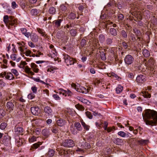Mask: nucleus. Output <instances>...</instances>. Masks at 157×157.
I'll use <instances>...</instances> for the list:
<instances>
[{
    "label": "nucleus",
    "instance_id": "56",
    "mask_svg": "<svg viewBox=\"0 0 157 157\" xmlns=\"http://www.w3.org/2000/svg\"><path fill=\"white\" fill-rule=\"evenodd\" d=\"M52 132L56 134L58 132L59 130L58 128H56V127H54L52 130Z\"/></svg>",
    "mask_w": 157,
    "mask_h": 157
},
{
    "label": "nucleus",
    "instance_id": "51",
    "mask_svg": "<svg viewBox=\"0 0 157 157\" xmlns=\"http://www.w3.org/2000/svg\"><path fill=\"white\" fill-rule=\"evenodd\" d=\"M36 140V138L34 136H33L29 138V141L30 142H33Z\"/></svg>",
    "mask_w": 157,
    "mask_h": 157
},
{
    "label": "nucleus",
    "instance_id": "10",
    "mask_svg": "<svg viewBox=\"0 0 157 157\" xmlns=\"http://www.w3.org/2000/svg\"><path fill=\"white\" fill-rule=\"evenodd\" d=\"M31 110L32 113L35 115H38L40 112L39 109L37 107H31Z\"/></svg>",
    "mask_w": 157,
    "mask_h": 157
},
{
    "label": "nucleus",
    "instance_id": "33",
    "mask_svg": "<svg viewBox=\"0 0 157 157\" xmlns=\"http://www.w3.org/2000/svg\"><path fill=\"white\" fill-rule=\"evenodd\" d=\"M42 133L44 136L46 137H48L49 135L48 131L46 129H43L42 131Z\"/></svg>",
    "mask_w": 157,
    "mask_h": 157
},
{
    "label": "nucleus",
    "instance_id": "43",
    "mask_svg": "<svg viewBox=\"0 0 157 157\" xmlns=\"http://www.w3.org/2000/svg\"><path fill=\"white\" fill-rule=\"evenodd\" d=\"M149 142V140H141L138 141V142L140 144H146Z\"/></svg>",
    "mask_w": 157,
    "mask_h": 157
},
{
    "label": "nucleus",
    "instance_id": "2",
    "mask_svg": "<svg viewBox=\"0 0 157 157\" xmlns=\"http://www.w3.org/2000/svg\"><path fill=\"white\" fill-rule=\"evenodd\" d=\"M31 68L26 66L25 67L24 70L27 74L32 76L35 75L34 73H37L39 72V69L38 66L33 63H31L30 64Z\"/></svg>",
    "mask_w": 157,
    "mask_h": 157
},
{
    "label": "nucleus",
    "instance_id": "29",
    "mask_svg": "<svg viewBox=\"0 0 157 157\" xmlns=\"http://www.w3.org/2000/svg\"><path fill=\"white\" fill-rule=\"evenodd\" d=\"M56 12V9L53 7H51L50 8L49 10V13L51 14H54Z\"/></svg>",
    "mask_w": 157,
    "mask_h": 157
},
{
    "label": "nucleus",
    "instance_id": "54",
    "mask_svg": "<svg viewBox=\"0 0 157 157\" xmlns=\"http://www.w3.org/2000/svg\"><path fill=\"white\" fill-rule=\"evenodd\" d=\"M59 93L61 94H62L63 95L65 96V90H64L63 89L60 88L59 89Z\"/></svg>",
    "mask_w": 157,
    "mask_h": 157
},
{
    "label": "nucleus",
    "instance_id": "15",
    "mask_svg": "<svg viewBox=\"0 0 157 157\" xmlns=\"http://www.w3.org/2000/svg\"><path fill=\"white\" fill-rule=\"evenodd\" d=\"M23 132V129L21 127H17L15 128V132L17 135L22 134Z\"/></svg>",
    "mask_w": 157,
    "mask_h": 157
},
{
    "label": "nucleus",
    "instance_id": "50",
    "mask_svg": "<svg viewBox=\"0 0 157 157\" xmlns=\"http://www.w3.org/2000/svg\"><path fill=\"white\" fill-rule=\"evenodd\" d=\"M56 69V68H54L53 67H51L50 68H48L47 69V71L48 72H51L53 73L54 72V71Z\"/></svg>",
    "mask_w": 157,
    "mask_h": 157
},
{
    "label": "nucleus",
    "instance_id": "37",
    "mask_svg": "<svg viewBox=\"0 0 157 157\" xmlns=\"http://www.w3.org/2000/svg\"><path fill=\"white\" fill-rule=\"evenodd\" d=\"M57 124L58 126H62L64 124L63 120H58L57 121Z\"/></svg>",
    "mask_w": 157,
    "mask_h": 157
},
{
    "label": "nucleus",
    "instance_id": "55",
    "mask_svg": "<svg viewBox=\"0 0 157 157\" xmlns=\"http://www.w3.org/2000/svg\"><path fill=\"white\" fill-rule=\"evenodd\" d=\"M5 112L3 109L0 110V118H2L5 115Z\"/></svg>",
    "mask_w": 157,
    "mask_h": 157
},
{
    "label": "nucleus",
    "instance_id": "21",
    "mask_svg": "<svg viewBox=\"0 0 157 157\" xmlns=\"http://www.w3.org/2000/svg\"><path fill=\"white\" fill-rule=\"evenodd\" d=\"M55 154V151L53 149H49L46 155L50 157L53 156Z\"/></svg>",
    "mask_w": 157,
    "mask_h": 157
},
{
    "label": "nucleus",
    "instance_id": "6",
    "mask_svg": "<svg viewBox=\"0 0 157 157\" xmlns=\"http://www.w3.org/2000/svg\"><path fill=\"white\" fill-rule=\"evenodd\" d=\"M76 90L79 92L83 94H86L89 92L90 89L87 87L86 88L82 86H79L78 87Z\"/></svg>",
    "mask_w": 157,
    "mask_h": 157
},
{
    "label": "nucleus",
    "instance_id": "58",
    "mask_svg": "<svg viewBox=\"0 0 157 157\" xmlns=\"http://www.w3.org/2000/svg\"><path fill=\"white\" fill-rule=\"evenodd\" d=\"M118 20L122 21L123 19L124 16L122 14H118Z\"/></svg>",
    "mask_w": 157,
    "mask_h": 157
},
{
    "label": "nucleus",
    "instance_id": "62",
    "mask_svg": "<svg viewBox=\"0 0 157 157\" xmlns=\"http://www.w3.org/2000/svg\"><path fill=\"white\" fill-rule=\"evenodd\" d=\"M104 126H103V128L104 129V130H107V126L108 125V123L106 121H105L104 123Z\"/></svg>",
    "mask_w": 157,
    "mask_h": 157
},
{
    "label": "nucleus",
    "instance_id": "61",
    "mask_svg": "<svg viewBox=\"0 0 157 157\" xmlns=\"http://www.w3.org/2000/svg\"><path fill=\"white\" fill-rule=\"evenodd\" d=\"M54 98L56 100H59L60 99V98L59 97V95L57 94H54L53 96Z\"/></svg>",
    "mask_w": 157,
    "mask_h": 157
},
{
    "label": "nucleus",
    "instance_id": "60",
    "mask_svg": "<svg viewBox=\"0 0 157 157\" xmlns=\"http://www.w3.org/2000/svg\"><path fill=\"white\" fill-rule=\"evenodd\" d=\"M84 145L85 146H84V147H85V149H88L90 147V144L88 143H85Z\"/></svg>",
    "mask_w": 157,
    "mask_h": 157
},
{
    "label": "nucleus",
    "instance_id": "4",
    "mask_svg": "<svg viewBox=\"0 0 157 157\" xmlns=\"http://www.w3.org/2000/svg\"><path fill=\"white\" fill-rule=\"evenodd\" d=\"M75 144L73 140L71 139L65 140L62 142L61 145L67 147H72Z\"/></svg>",
    "mask_w": 157,
    "mask_h": 157
},
{
    "label": "nucleus",
    "instance_id": "32",
    "mask_svg": "<svg viewBox=\"0 0 157 157\" xmlns=\"http://www.w3.org/2000/svg\"><path fill=\"white\" fill-rule=\"evenodd\" d=\"M77 30L75 29H71L70 31V33L71 35L73 36H75L77 34Z\"/></svg>",
    "mask_w": 157,
    "mask_h": 157
},
{
    "label": "nucleus",
    "instance_id": "5",
    "mask_svg": "<svg viewBox=\"0 0 157 157\" xmlns=\"http://www.w3.org/2000/svg\"><path fill=\"white\" fill-rule=\"evenodd\" d=\"M134 59V58L132 56L128 55L125 57L124 62L126 64L129 65L132 63Z\"/></svg>",
    "mask_w": 157,
    "mask_h": 157
},
{
    "label": "nucleus",
    "instance_id": "52",
    "mask_svg": "<svg viewBox=\"0 0 157 157\" xmlns=\"http://www.w3.org/2000/svg\"><path fill=\"white\" fill-rule=\"evenodd\" d=\"M27 38H29V37L31 36V33L28 32L27 31H26L25 33L23 34Z\"/></svg>",
    "mask_w": 157,
    "mask_h": 157
},
{
    "label": "nucleus",
    "instance_id": "3",
    "mask_svg": "<svg viewBox=\"0 0 157 157\" xmlns=\"http://www.w3.org/2000/svg\"><path fill=\"white\" fill-rule=\"evenodd\" d=\"M63 59L65 62L66 63L67 66L73 65L75 63L76 60L70 57L67 54H63Z\"/></svg>",
    "mask_w": 157,
    "mask_h": 157
},
{
    "label": "nucleus",
    "instance_id": "46",
    "mask_svg": "<svg viewBox=\"0 0 157 157\" xmlns=\"http://www.w3.org/2000/svg\"><path fill=\"white\" fill-rule=\"evenodd\" d=\"M69 17L70 19H74L76 17L75 14L74 13H71L69 15Z\"/></svg>",
    "mask_w": 157,
    "mask_h": 157
},
{
    "label": "nucleus",
    "instance_id": "57",
    "mask_svg": "<svg viewBox=\"0 0 157 157\" xmlns=\"http://www.w3.org/2000/svg\"><path fill=\"white\" fill-rule=\"evenodd\" d=\"M11 72L14 74L16 76H17L18 75V73L15 69H12L11 70Z\"/></svg>",
    "mask_w": 157,
    "mask_h": 157
},
{
    "label": "nucleus",
    "instance_id": "16",
    "mask_svg": "<svg viewBox=\"0 0 157 157\" xmlns=\"http://www.w3.org/2000/svg\"><path fill=\"white\" fill-rule=\"evenodd\" d=\"M12 16H10L9 17L8 15H5L3 17V21L7 25L10 21H11Z\"/></svg>",
    "mask_w": 157,
    "mask_h": 157
},
{
    "label": "nucleus",
    "instance_id": "1",
    "mask_svg": "<svg viewBox=\"0 0 157 157\" xmlns=\"http://www.w3.org/2000/svg\"><path fill=\"white\" fill-rule=\"evenodd\" d=\"M145 118L150 119H152L153 121H149L145 119L144 121L147 125L152 126L155 125L157 124V112L153 110H148L143 116Z\"/></svg>",
    "mask_w": 157,
    "mask_h": 157
},
{
    "label": "nucleus",
    "instance_id": "7",
    "mask_svg": "<svg viewBox=\"0 0 157 157\" xmlns=\"http://www.w3.org/2000/svg\"><path fill=\"white\" fill-rule=\"evenodd\" d=\"M136 82L139 83H143L145 81L144 76L142 75L137 76L136 78Z\"/></svg>",
    "mask_w": 157,
    "mask_h": 157
},
{
    "label": "nucleus",
    "instance_id": "17",
    "mask_svg": "<svg viewBox=\"0 0 157 157\" xmlns=\"http://www.w3.org/2000/svg\"><path fill=\"white\" fill-rule=\"evenodd\" d=\"M113 142L118 145H121L123 143V140L121 139L116 138L114 140Z\"/></svg>",
    "mask_w": 157,
    "mask_h": 157
},
{
    "label": "nucleus",
    "instance_id": "34",
    "mask_svg": "<svg viewBox=\"0 0 157 157\" xmlns=\"http://www.w3.org/2000/svg\"><path fill=\"white\" fill-rule=\"evenodd\" d=\"M113 39L108 38L106 40V43L107 45H110L113 42Z\"/></svg>",
    "mask_w": 157,
    "mask_h": 157
},
{
    "label": "nucleus",
    "instance_id": "19",
    "mask_svg": "<svg viewBox=\"0 0 157 157\" xmlns=\"http://www.w3.org/2000/svg\"><path fill=\"white\" fill-rule=\"evenodd\" d=\"M74 125L75 127L78 131H80L82 130V128L80 123L77 122H75Z\"/></svg>",
    "mask_w": 157,
    "mask_h": 157
},
{
    "label": "nucleus",
    "instance_id": "48",
    "mask_svg": "<svg viewBox=\"0 0 157 157\" xmlns=\"http://www.w3.org/2000/svg\"><path fill=\"white\" fill-rule=\"evenodd\" d=\"M11 7L13 9H15L18 7V5L15 2L13 1L12 2Z\"/></svg>",
    "mask_w": 157,
    "mask_h": 157
},
{
    "label": "nucleus",
    "instance_id": "11",
    "mask_svg": "<svg viewBox=\"0 0 157 157\" xmlns=\"http://www.w3.org/2000/svg\"><path fill=\"white\" fill-rule=\"evenodd\" d=\"M6 106L8 110L10 112L13 111L14 108L13 102L11 101H9L7 103Z\"/></svg>",
    "mask_w": 157,
    "mask_h": 157
},
{
    "label": "nucleus",
    "instance_id": "28",
    "mask_svg": "<svg viewBox=\"0 0 157 157\" xmlns=\"http://www.w3.org/2000/svg\"><path fill=\"white\" fill-rule=\"evenodd\" d=\"M123 87L119 85L116 88V91L117 94L120 93L122 90Z\"/></svg>",
    "mask_w": 157,
    "mask_h": 157
},
{
    "label": "nucleus",
    "instance_id": "64",
    "mask_svg": "<svg viewBox=\"0 0 157 157\" xmlns=\"http://www.w3.org/2000/svg\"><path fill=\"white\" fill-rule=\"evenodd\" d=\"M28 45L31 48H34L35 47L34 44L31 41H29L28 42Z\"/></svg>",
    "mask_w": 157,
    "mask_h": 157
},
{
    "label": "nucleus",
    "instance_id": "22",
    "mask_svg": "<svg viewBox=\"0 0 157 157\" xmlns=\"http://www.w3.org/2000/svg\"><path fill=\"white\" fill-rule=\"evenodd\" d=\"M56 150L59 152V153L60 155H64L65 153V150L64 149L62 148V147L57 148L56 149Z\"/></svg>",
    "mask_w": 157,
    "mask_h": 157
},
{
    "label": "nucleus",
    "instance_id": "63",
    "mask_svg": "<svg viewBox=\"0 0 157 157\" xmlns=\"http://www.w3.org/2000/svg\"><path fill=\"white\" fill-rule=\"evenodd\" d=\"M19 49L21 52V53L23 54H25V49H24L22 47H19Z\"/></svg>",
    "mask_w": 157,
    "mask_h": 157
},
{
    "label": "nucleus",
    "instance_id": "36",
    "mask_svg": "<svg viewBox=\"0 0 157 157\" xmlns=\"http://www.w3.org/2000/svg\"><path fill=\"white\" fill-rule=\"evenodd\" d=\"M7 125L6 123L5 122L2 123L0 125V128L2 130H4L6 127Z\"/></svg>",
    "mask_w": 157,
    "mask_h": 157
},
{
    "label": "nucleus",
    "instance_id": "41",
    "mask_svg": "<svg viewBox=\"0 0 157 157\" xmlns=\"http://www.w3.org/2000/svg\"><path fill=\"white\" fill-rule=\"evenodd\" d=\"M31 53L32 52L31 50L28 49H26V48L25 49V54L26 56H31V55H30Z\"/></svg>",
    "mask_w": 157,
    "mask_h": 157
},
{
    "label": "nucleus",
    "instance_id": "26",
    "mask_svg": "<svg viewBox=\"0 0 157 157\" xmlns=\"http://www.w3.org/2000/svg\"><path fill=\"white\" fill-rule=\"evenodd\" d=\"M110 33L113 36H116L117 33L116 29L114 28H111L110 29Z\"/></svg>",
    "mask_w": 157,
    "mask_h": 157
},
{
    "label": "nucleus",
    "instance_id": "12",
    "mask_svg": "<svg viewBox=\"0 0 157 157\" xmlns=\"http://www.w3.org/2000/svg\"><path fill=\"white\" fill-rule=\"evenodd\" d=\"M32 41L34 42H37L39 40V36L35 33H33L30 36Z\"/></svg>",
    "mask_w": 157,
    "mask_h": 157
},
{
    "label": "nucleus",
    "instance_id": "8",
    "mask_svg": "<svg viewBox=\"0 0 157 157\" xmlns=\"http://www.w3.org/2000/svg\"><path fill=\"white\" fill-rule=\"evenodd\" d=\"M17 22V19L14 17H12L11 21H10L6 26L9 29L10 28V26L14 25Z\"/></svg>",
    "mask_w": 157,
    "mask_h": 157
},
{
    "label": "nucleus",
    "instance_id": "30",
    "mask_svg": "<svg viewBox=\"0 0 157 157\" xmlns=\"http://www.w3.org/2000/svg\"><path fill=\"white\" fill-rule=\"evenodd\" d=\"M76 108L79 110L83 111L84 110V108L82 105L78 104L75 105Z\"/></svg>",
    "mask_w": 157,
    "mask_h": 157
},
{
    "label": "nucleus",
    "instance_id": "44",
    "mask_svg": "<svg viewBox=\"0 0 157 157\" xmlns=\"http://www.w3.org/2000/svg\"><path fill=\"white\" fill-rule=\"evenodd\" d=\"M112 78H113L115 80H119L120 79H121L120 77L117 75L116 74L113 73V74Z\"/></svg>",
    "mask_w": 157,
    "mask_h": 157
},
{
    "label": "nucleus",
    "instance_id": "14",
    "mask_svg": "<svg viewBox=\"0 0 157 157\" xmlns=\"http://www.w3.org/2000/svg\"><path fill=\"white\" fill-rule=\"evenodd\" d=\"M44 111L45 113L48 115H52V110L49 106H46L44 108Z\"/></svg>",
    "mask_w": 157,
    "mask_h": 157
},
{
    "label": "nucleus",
    "instance_id": "59",
    "mask_svg": "<svg viewBox=\"0 0 157 157\" xmlns=\"http://www.w3.org/2000/svg\"><path fill=\"white\" fill-rule=\"evenodd\" d=\"M130 40H131L133 41H134L136 40L135 36L133 34H131L130 36Z\"/></svg>",
    "mask_w": 157,
    "mask_h": 157
},
{
    "label": "nucleus",
    "instance_id": "45",
    "mask_svg": "<svg viewBox=\"0 0 157 157\" xmlns=\"http://www.w3.org/2000/svg\"><path fill=\"white\" fill-rule=\"evenodd\" d=\"M65 96H66L67 95L68 96H71L72 94V92L69 90H65Z\"/></svg>",
    "mask_w": 157,
    "mask_h": 157
},
{
    "label": "nucleus",
    "instance_id": "23",
    "mask_svg": "<svg viewBox=\"0 0 157 157\" xmlns=\"http://www.w3.org/2000/svg\"><path fill=\"white\" fill-rule=\"evenodd\" d=\"M62 21V20L60 19H58L57 20H55L53 21V23H54L55 24V26L57 27H59L60 25V24L61 22Z\"/></svg>",
    "mask_w": 157,
    "mask_h": 157
},
{
    "label": "nucleus",
    "instance_id": "40",
    "mask_svg": "<svg viewBox=\"0 0 157 157\" xmlns=\"http://www.w3.org/2000/svg\"><path fill=\"white\" fill-rule=\"evenodd\" d=\"M118 135L122 137H125L126 136V133L123 131H120L118 133Z\"/></svg>",
    "mask_w": 157,
    "mask_h": 157
},
{
    "label": "nucleus",
    "instance_id": "27",
    "mask_svg": "<svg viewBox=\"0 0 157 157\" xmlns=\"http://www.w3.org/2000/svg\"><path fill=\"white\" fill-rule=\"evenodd\" d=\"M142 95L145 98H150L151 97V94L147 92H142Z\"/></svg>",
    "mask_w": 157,
    "mask_h": 157
},
{
    "label": "nucleus",
    "instance_id": "39",
    "mask_svg": "<svg viewBox=\"0 0 157 157\" xmlns=\"http://www.w3.org/2000/svg\"><path fill=\"white\" fill-rule=\"evenodd\" d=\"M134 30V33H135L137 35L138 39H140V37H139V36H140V31L137 29Z\"/></svg>",
    "mask_w": 157,
    "mask_h": 157
},
{
    "label": "nucleus",
    "instance_id": "49",
    "mask_svg": "<svg viewBox=\"0 0 157 157\" xmlns=\"http://www.w3.org/2000/svg\"><path fill=\"white\" fill-rule=\"evenodd\" d=\"M86 116L90 119H92V115L91 113L87 111L86 112Z\"/></svg>",
    "mask_w": 157,
    "mask_h": 157
},
{
    "label": "nucleus",
    "instance_id": "35",
    "mask_svg": "<svg viewBox=\"0 0 157 157\" xmlns=\"http://www.w3.org/2000/svg\"><path fill=\"white\" fill-rule=\"evenodd\" d=\"M40 144H40V142H38V143H36L33 144L31 147V148H33L36 149L40 146Z\"/></svg>",
    "mask_w": 157,
    "mask_h": 157
},
{
    "label": "nucleus",
    "instance_id": "24",
    "mask_svg": "<svg viewBox=\"0 0 157 157\" xmlns=\"http://www.w3.org/2000/svg\"><path fill=\"white\" fill-rule=\"evenodd\" d=\"M143 55L145 57H148L150 55L149 52L146 49H144L143 52Z\"/></svg>",
    "mask_w": 157,
    "mask_h": 157
},
{
    "label": "nucleus",
    "instance_id": "13",
    "mask_svg": "<svg viewBox=\"0 0 157 157\" xmlns=\"http://www.w3.org/2000/svg\"><path fill=\"white\" fill-rule=\"evenodd\" d=\"M117 50V48H112L110 49V52L112 54L113 56V57H114L115 60L116 61H117L118 60L117 57V53L116 50Z\"/></svg>",
    "mask_w": 157,
    "mask_h": 157
},
{
    "label": "nucleus",
    "instance_id": "20",
    "mask_svg": "<svg viewBox=\"0 0 157 157\" xmlns=\"http://www.w3.org/2000/svg\"><path fill=\"white\" fill-rule=\"evenodd\" d=\"M81 123L84 129L87 131L89 130L90 127V126L86 124L83 120H82L81 121Z\"/></svg>",
    "mask_w": 157,
    "mask_h": 157
},
{
    "label": "nucleus",
    "instance_id": "31",
    "mask_svg": "<svg viewBox=\"0 0 157 157\" xmlns=\"http://www.w3.org/2000/svg\"><path fill=\"white\" fill-rule=\"evenodd\" d=\"M38 10L36 9H33L31 10L30 13L32 15H36L38 13Z\"/></svg>",
    "mask_w": 157,
    "mask_h": 157
},
{
    "label": "nucleus",
    "instance_id": "25",
    "mask_svg": "<svg viewBox=\"0 0 157 157\" xmlns=\"http://www.w3.org/2000/svg\"><path fill=\"white\" fill-rule=\"evenodd\" d=\"M155 63V60L152 58H150L148 60L147 64L149 66L152 67Z\"/></svg>",
    "mask_w": 157,
    "mask_h": 157
},
{
    "label": "nucleus",
    "instance_id": "9",
    "mask_svg": "<svg viewBox=\"0 0 157 157\" xmlns=\"http://www.w3.org/2000/svg\"><path fill=\"white\" fill-rule=\"evenodd\" d=\"M4 76L5 78L8 80H13L14 78V77L11 72L6 73V72H4Z\"/></svg>",
    "mask_w": 157,
    "mask_h": 157
},
{
    "label": "nucleus",
    "instance_id": "47",
    "mask_svg": "<svg viewBox=\"0 0 157 157\" xmlns=\"http://www.w3.org/2000/svg\"><path fill=\"white\" fill-rule=\"evenodd\" d=\"M99 39L100 41L101 42L104 41L105 40V36L103 35H100L99 36Z\"/></svg>",
    "mask_w": 157,
    "mask_h": 157
},
{
    "label": "nucleus",
    "instance_id": "42",
    "mask_svg": "<svg viewBox=\"0 0 157 157\" xmlns=\"http://www.w3.org/2000/svg\"><path fill=\"white\" fill-rule=\"evenodd\" d=\"M27 64L25 61H21L19 65V67L21 68H23Z\"/></svg>",
    "mask_w": 157,
    "mask_h": 157
},
{
    "label": "nucleus",
    "instance_id": "18",
    "mask_svg": "<svg viewBox=\"0 0 157 157\" xmlns=\"http://www.w3.org/2000/svg\"><path fill=\"white\" fill-rule=\"evenodd\" d=\"M36 30L37 32L41 34V36L44 37L46 36L47 34L43 29L37 28Z\"/></svg>",
    "mask_w": 157,
    "mask_h": 157
},
{
    "label": "nucleus",
    "instance_id": "38",
    "mask_svg": "<svg viewBox=\"0 0 157 157\" xmlns=\"http://www.w3.org/2000/svg\"><path fill=\"white\" fill-rule=\"evenodd\" d=\"M121 34L123 37L126 38L127 37V34L126 32L124 30H122L121 31Z\"/></svg>",
    "mask_w": 157,
    "mask_h": 157
},
{
    "label": "nucleus",
    "instance_id": "53",
    "mask_svg": "<svg viewBox=\"0 0 157 157\" xmlns=\"http://www.w3.org/2000/svg\"><path fill=\"white\" fill-rule=\"evenodd\" d=\"M86 40L85 39H82L81 42V46L82 47H83L86 44Z\"/></svg>",
    "mask_w": 157,
    "mask_h": 157
}]
</instances>
